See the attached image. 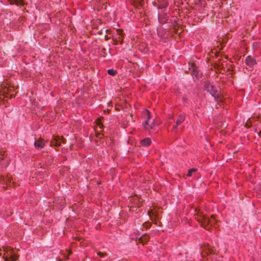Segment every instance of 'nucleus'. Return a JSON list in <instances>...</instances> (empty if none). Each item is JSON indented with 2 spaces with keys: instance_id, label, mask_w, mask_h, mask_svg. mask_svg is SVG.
I'll list each match as a JSON object with an SVG mask.
<instances>
[{
  "instance_id": "23",
  "label": "nucleus",
  "mask_w": 261,
  "mask_h": 261,
  "mask_svg": "<svg viewBox=\"0 0 261 261\" xmlns=\"http://www.w3.org/2000/svg\"><path fill=\"white\" fill-rule=\"evenodd\" d=\"M4 251L5 253L3 256V258H4L5 261H11L10 257L9 256V252H8V247H3Z\"/></svg>"
},
{
  "instance_id": "20",
  "label": "nucleus",
  "mask_w": 261,
  "mask_h": 261,
  "mask_svg": "<svg viewBox=\"0 0 261 261\" xmlns=\"http://www.w3.org/2000/svg\"><path fill=\"white\" fill-rule=\"evenodd\" d=\"M58 140H60V138L59 136L53 135L51 140L50 141V145L51 146H55L56 147V145H57V142H58Z\"/></svg>"
},
{
  "instance_id": "16",
  "label": "nucleus",
  "mask_w": 261,
  "mask_h": 261,
  "mask_svg": "<svg viewBox=\"0 0 261 261\" xmlns=\"http://www.w3.org/2000/svg\"><path fill=\"white\" fill-rule=\"evenodd\" d=\"M10 5H16V6H24V0H8Z\"/></svg>"
},
{
  "instance_id": "25",
  "label": "nucleus",
  "mask_w": 261,
  "mask_h": 261,
  "mask_svg": "<svg viewBox=\"0 0 261 261\" xmlns=\"http://www.w3.org/2000/svg\"><path fill=\"white\" fill-rule=\"evenodd\" d=\"M151 143V140L149 138H146L141 141L142 146H149Z\"/></svg>"
},
{
  "instance_id": "48",
  "label": "nucleus",
  "mask_w": 261,
  "mask_h": 261,
  "mask_svg": "<svg viewBox=\"0 0 261 261\" xmlns=\"http://www.w3.org/2000/svg\"><path fill=\"white\" fill-rule=\"evenodd\" d=\"M11 186H13L14 187H16V183L15 182H12Z\"/></svg>"
},
{
  "instance_id": "31",
  "label": "nucleus",
  "mask_w": 261,
  "mask_h": 261,
  "mask_svg": "<svg viewBox=\"0 0 261 261\" xmlns=\"http://www.w3.org/2000/svg\"><path fill=\"white\" fill-rule=\"evenodd\" d=\"M107 72L109 75L112 76H115L117 73V71L113 69H108Z\"/></svg>"
},
{
  "instance_id": "1",
  "label": "nucleus",
  "mask_w": 261,
  "mask_h": 261,
  "mask_svg": "<svg viewBox=\"0 0 261 261\" xmlns=\"http://www.w3.org/2000/svg\"><path fill=\"white\" fill-rule=\"evenodd\" d=\"M195 211L197 212L196 215H195V219H197L200 226L210 231L212 225L216 223L214 215H212L211 216V218L213 219V220H211L209 217L204 215L203 213L200 210H198L196 208Z\"/></svg>"
},
{
  "instance_id": "56",
  "label": "nucleus",
  "mask_w": 261,
  "mask_h": 261,
  "mask_svg": "<svg viewBox=\"0 0 261 261\" xmlns=\"http://www.w3.org/2000/svg\"><path fill=\"white\" fill-rule=\"evenodd\" d=\"M229 70H231V69H230L229 68H228L227 71H229Z\"/></svg>"
},
{
  "instance_id": "7",
  "label": "nucleus",
  "mask_w": 261,
  "mask_h": 261,
  "mask_svg": "<svg viewBox=\"0 0 261 261\" xmlns=\"http://www.w3.org/2000/svg\"><path fill=\"white\" fill-rule=\"evenodd\" d=\"M146 2L145 0H132V4L136 9H141L144 8Z\"/></svg>"
},
{
  "instance_id": "24",
  "label": "nucleus",
  "mask_w": 261,
  "mask_h": 261,
  "mask_svg": "<svg viewBox=\"0 0 261 261\" xmlns=\"http://www.w3.org/2000/svg\"><path fill=\"white\" fill-rule=\"evenodd\" d=\"M103 119V118H98L97 119L95 120V123H96L97 126H98L99 129L100 131H102L103 128V125L101 122V120Z\"/></svg>"
},
{
  "instance_id": "49",
  "label": "nucleus",
  "mask_w": 261,
  "mask_h": 261,
  "mask_svg": "<svg viewBox=\"0 0 261 261\" xmlns=\"http://www.w3.org/2000/svg\"><path fill=\"white\" fill-rule=\"evenodd\" d=\"M258 135L259 137H261V130H260L258 133Z\"/></svg>"
},
{
  "instance_id": "36",
  "label": "nucleus",
  "mask_w": 261,
  "mask_h": 261,
  "mask_svg": "<svg viewBox=\"0 0 261 261\" xmlns=\"http://www.w3.org/2000/svg\"><path fill=\"white\" fill-rule=\"evenodd\" d=\"M254 121H260L261 122V115H258L253 118Z\"/></svg>"
},
{
  "instance_id": "35",
  "label": "nucleus",
  "mask_w": 261,
  "mask_h": 261,
  "mask_svg": "<svg viewBox=\"0 0 261 261\" xmlns=\"http://www.w3.org/2000/svg\"><path fill=\"white\" fill-rule=\"evenodd\" d=\"M112 39L113 41V44L114 45H117L118 43H119V42L116 39V38H114L113 36H112Z\"/></svg>"
},
{
  "instance_id": "13",
  "label": "nucleus",
  "mask_w": 261,
  "mask_h": 261,
  "mask_svg": "<svg viewBox=\"0 0 261 261\" xmlns=\"http://www.w3.org/2000/svg\"><path fill=\"white\" fill-rule=\"evenodd\" d=\"M153 207L154 216V218H155V222H157V220L159 219L160 218V210L162 209V207L156 205L153 206Z\"/></svg>"
},
{
  "instance_id": "40",
  "label": "nucleus",
  "mask_w": 261,
  "mask_h": 261,
  "mask_svg": "<svg viewBox=\"0 0 261 261\" xmlns=\"http://www.w3.org/2000/svg\"><path fill=\"white\" fill-rule=\"evenodd\" d=\"M110 39H112V36H109L108 35H105V39L106 41H107Z\"/></svg>"
},
{
  "instance_id": "34",
  "label": "nucleus",
  "mask_w": 261,
  "mask_h": 261,
  "mask_svg": "<svg viewBox=\"0 0 261 261\" xmlns=\"http://www.w3.org/2000/svg\"><path fill=\"white\" fill-rule=\"evenodd\" d=\"M251 125H252L251 121L250 120V119L249 118L248 119L247 122L246 123L245 126L248 128H250L251 126Z\"/></svg>"
},
{
  "instance_id": "44",
  "label": "nucleus",
  "mask_w": 261,
  "mask_h": 261,
  "mask_svg": "<svg viewBox=\"0 0 261 261\" xmlns=\"http://www.w3.org/2000/svg\"><path fill=\"white\" fill-rule=\"evenodd\" d=\"M6 151L4 150L0 151V155L4 156L5 155Z\"/></svg>"
},
{
  "instance_id": "45",
  "label": "nucleus",
  "mask_w": 261,
  "mask_h": 261,
  "mask_svg": "<svg viewBox=\"0 0 261 261\" xmlns=\"http://www.w3.org/2000/svg\"><path fill=\"white\" fill-rule=\"evenodd\" d=\"M60 141H61V142L63 143H66V139L64 138L63 137H62L61 139H60Z\"/></svg>"
},
{
  "instance_id": "14",
  "label": "nucleus",
  "mask_w": 261,
  "mask_h": 261,
  "mask_svg": "<svg viewBox=\"0 0 261 261\" xmlns=\"http://www.w3.org/2000/svg\"><path fill=\"white\" fill-rule=\"evenodd\" d=\"M158 35L161 38H165L167 37L166 36L167 32L165 29L160 28L157 31Z\"/></svg>"
},
{
  "instance_id": "15",
  "label": "nucleus",
  "mask_w": 261,
  "mask_h": 261,
  "mask_svg": "<svg viewBox=\"0 0 261 261\" xmlns=\"http://www.w3.org/2000/svg\"><path fill=\"white\" fill-rule=\"evenodd\" d=\"M149 239V237L148 235L146 234L142 235L140 237L139 239V242L142 243L143 245L146 244L147 243Z\"/></svg>"
},
{
  "instance_id": "18",
  "label": "nucleus",
  "mask_w": 261,
  "mask_h": 261,
  "mask_svg": "<svg viewBox=\"0 0 261 261\" xmlns=\"http://www.w3.org/2000/svg\"><path fill=\"white\" fill-rule=\"evenodd\" d=\"M185 120V114H180L178 116L177 119L176 121V125L181 124Z\"/></svg>"
},
{
  "instance_id": "22",
  "label": "nucleus",
  "mask_w": 261,
  "mask_h": 261,
  "mask_svg": "<svg viewBox=\"0 0 261 261\" xmlns=\"http://www.w3.org/2000/svg\"><path fill=\"white\" fill-rule=\"evenodd\" d=\"M253 51L256 52L261 49V42L259 41L255 42L252 44Z\"/></svg>"
},
{
  "instance_id": "11",
  "label": "nucleus",
  "mask_w": 261,
  "mask_h": 261,
  "mask_svg": "<svg viewBox=\"0 0 261 261\" xmlns=\"http://www.w3.org/2000/svg\"><path fill=\"white\" fill-rule=\"evenodd\" d=\"M116 32L118 37L116 38L119 42V43L122 44L123 43L125 34L123 33V31L121 29H117L116 30Z\"/></svg>"
},
{
  "instance_id": "57",
  "label": "nucleus",
  "mask_w": 261,
  "mask_h": 261,
  "mask_svg": "<svg viewBox=\"0 0 261 261\" xmlns=\"http://www.w3.org/2000/svg\"><path fill=\"white\" fill-rule=\"evenodd\" d=\"M71 253H72L71 251L69 252V254H71Z\"/></svg>"
},
{
  "instance_id": "6",
  "label": "nucleus",
  "mask_w": 261,
  "mask_h": 261,
  "mask_svg": "<svg viewBox=\"0 0 261 261\" xmlns=\"http://www.w3.org/2000/svg\"><path fill=\"white\" fill-rule=\"evenodd\" d=\"M152 5L159 9L165 10L168 6V3L167 0H154Z\"/></svg>"
},
{
  "instance_id": "30",
  "label": "nucleus",
  "mask_w": 261,
  "mask_h": 261,
  "mask_svg": "<svg viewBox=\"0 0 261 261\" xmlns=\"http://www.w3.org/2000/svg\"><path fill=\"white\" fill-rule=\"evenodd\" d=\"M135 196L137 197V199H138V201L136 203V207L139 208L142 206L143 200H142L141 201H140V199H141L140 196H138L137 195H135Z\"/></svg>"
},
{
  "instance_id": "10",
  "label": "nucleus",
  "mask_w": 261,
  "mask_h": 261,
  "mask_svg": "<svg viewBox=\"0 0 261 261\" xmlns=\"http://www.w3.org/2000/svg\"><path fill=\"white\" fill-rule=\"evenodd\" d=\"M9 256L11 261H16L18 260L19 255L18 254L14 253L13 248L8 247Z\"/></svg>"
},
{
  "instance_id": "33",
  "label": "nucleus",
  "mask_w": 261,
  "mask_h": 261,
  "mask_svg": "<svg viewBox=\"0 0 261 261\" xmlns=\"http://www.w3.org/2000/svg\"><path fill=\"white\" fill-rule=\"evenodd\" d=\"M7 178V176H5V175H1L0 176V182L2 183V184L5 185V181Z\"/></svg>"
},
{
  "instance_id": "21",
  "label": "nucleus",
  "mask_w": 261,
  "mask_h": 261,
  "mask_svg": "<svg viewBox=\"0 0 261 261\" xmlns=\"http://www.w3.org/2000/svg\"><path fill=\"white\" fill-rule=\"evenodd\" d=\"M147 214L149 216V217H150V219L152 221V222L154 224L157 225L158 223H157V222H155V218H154V216L153 209L152 210V209L150 208L147 212Z\"/></svg>"
},
{
  "instance_id": "9",
  "label": "nucleus",
  "mask_w": 261,
  "mask_h": 261,
  "mask_svg": "<svg viewBox=\"0 0 261 261\" xmlns=\"http://www.w3.org/2000/svg\"><path fill=\"white\" fill-rule=\"evenodd\" d=\"M245 63L249 67H252L254 65L257 64V62L254 57L248 56L246 58Z\"/></svg>"
},
{
  "instance_id": "38",
  "label": "nucleus",
  "mask_w": 261,
  "mask_h": 261,
  "mask_svg": "<svg viewBox=\"0 0 261 261\" xmlns=\"http://www.w3.org/2000/svg\"><path fill=\"white\" fill-rule=\"evenodd\" d=\"M97 255L99 256H100V257H104L106 255V254L105 253H102L101 252H99L97 253Z\"/></svg>"
},
{
  "instance_id": "51",
  "label": "nucleus",
  "mask_w": 261,
  "mask_h": 261,
  "mask_svg": "<svg viewBox=\"0 0 261 261\" xmlns=\"http://www.w3.org/2000/svg\"><path fill=\"white\" fill-rule=\"evenodd\" d=\"M159 226H162V222H159Z\"/></svg>"
},
{
  "instance_id": "46",
  "label": "nucleus",
  "mask_w": 261,
  "mask_h": 261,
  "mask_svg": "<svg viewBox=\"0 0 261 261\" xmlns=\"http://www.w3.org/2000/svg\"><path fill=\"white\" fill-rule=\"evenodd\" d=\"M221 59H219L217 61H215V62L219 63V64H221L222 66H223V64L221 63Z\"/></svg>"
},
{
  "instance_id": "8",
  "label": "nucleus",
  "mask_w": 261,
  "mask_h": 261,
  "mask_svg": "<svg viewBox=\"0 0 261 261\" xmlns=\"http://www.w3.org/2000/svg\"><path fill=\"white\" fill-rule=\"evenodd\" d=\"M158 20L160 23L163 24L168 22L169 16L166 13L163 12L162 14H158Z\"/></svg>"
},
{
  "instance_id": "26",
  "label": "nucleus",
  "mask_w": 261,
  "mask_h": 261,
  "mask_svg": "<svg viewBox=\"0 0 261 261\" xmlns=\"http://www.w3.org/2000/svg\"><path fill=\"white\" fill-rule=\"evenodd\" d=\"M169 22H171L172 23V27L173 28V29L174 30V32L176 34H177L178 33V27L179 25V23L178 22V20H174L173 21H169Z\"/></svg>"
},
{
  "instance_id": "5",
  "label": "nucleus",
  "mask_w": 261,
  "mask_h": 261,
  "mask_svg": "<svg viewBox=\"0 0 261 261\" xmlns=\"http://www.w3.org/2000/svg\"><path fill=\"white\" fill-rule=\"evenodd\" d=\"M14 91V86H9L8 87H4L1 90L0 93L5 97L9 98L11 99L15 97L16 93L13 94Z\"/></svg>"
},
{
  "instance_id": "29",
  "label": "nucleus",
  "mask_w": 261,
  "mask_h": 261,
  "mask_svg": "<svg viewBox=\"0 0 261 261\" xmlns=\"http://www.w3.org/2000/svg\"><path fill=\"white\" fill-rule=\"evenodd\" d=\"M208 55L210 57H214V55L215 56V58H217L219 56V53L217 51H213V50H211V51L208 53Z\"/></svg>"
},
{
  "instance_id": "28",
  "label": "nucleus",
  "mask_w": 261,
  "mask_h": 261,
  "mask_svg": "<svg viewBox=\"0 0 261 261\" xmlns=\"http://www.w3.org/2000/svg\"><path fill=\"white\" fill-rule=\"evenodd\" d=\"M45 162L47 165H51L54 162V158L51 155H47L45 159Z\"/></svg>"
},
{
  "instance_id": "52",
  "label": "nucleus",
  "mask_w": 261,
  "mask_h": 261,
  "mask_svg": "<svg viewBox=\"0 0 261 261\" xmlns=\"http://www.w3.org/2000/svg\"><path fill=\"white\" fill-rule=\"evenodd\" d=\"M227 126V124L224 125V128H226Z\"/></svg>"
},
{
  "instance_id": "27",
  "label": "nucleus",
  "mask_w": 261,
  "mask_h": 261,
  "mask_svg": "<svg viewBox=\"0 0 261 261\" xmlns=\"http://www.w3.org/2000/svg\"><path fill=\"white\" fill-rule=\"evenodd\" d=\"M11 180H12V178L11 177H8V176H7V178L5 181V185H6V186H3V188L5 190H6L8 186H9V187L11 186V183H12Z\"/></svg>"
},
{
  "instance_id": "4",
  "label": "nucleus",
  "mask_w": 261,
  "mask_h": 261,
  "mask_svg": "<svg viewBox=\"0 0 261 261\" xmlns=\"http://www.w3.org/2000/svg\"><path fill=\"white\" fill-rule=\"evenodd\" d=\"M143 116L145 119V121L143 123L144 127L145 129L149 130V129H152L154 126V120L150 123V120L151 119V113L150 111L147 109H145L143 112Z\"/></svg>"
},
{
  "instance_id": "3",
  "label": "nucleus",
  "mask_w": 261,
  "mask_h": 261,
  "mask_svg": "<svg viewBox=\"0 0 261 261\" xmlns=\"http://www.w3.org/2000/svg\"><path fill=\"white\" fill-rule=\"evenodd\" d=\"M189 65H190L189 69L191 70V75L193 76L194 81L200 80L203 76V73L199 69V67L193 61H189Z\"/></svg>"
},
{
  "instance_id": "12",
  "label": "nucleus",
  "mask_w": 261,
  "mask_h": 261,
  "mask_svg": "<svg viewBox=\"0 0 261 261\" xmlns=\"http://www.w3.org/2000/svg\"><path fill=\"white\" fill-rule=\"evenodd\" d=\"M45 145L44 140L42 138H39L34 142V146L36 149H42L44 147Z\"/></svg>"
},
{
  "instance_id": "37",
  "label": "nucleus",
  "mask_w": 261,
  "mask_h": 261,
  "mask_svg": "<svg viewBox=\"0 0 261 261\" xmlns=\"http://www.w3.org/2000/svg\"><path fill=\"white\" fill-rule=\"evenodd\" d=\"M103 32L106 33L107 34H111L112 31L111 29H103Z\"/></svg>"
},
{
  "instance_id": "19",
  "label": "nucleus",
  "mask_w": 261,
  "mask_h": 261,
  "mask_svg": "<svg viewBox=\"0 0 261 261\" xmlns=\"http://www.w3.org/2000/svg\"><path fill=\"white\" fill-rule=\"evenodd\" d=\"M212 66L217 72H221L222 70L225 71L224 68L222 66V65L219 64V63L215 62Z\"/></svg>"
},
{
  "instance_id": "2",
  "label": "nucleus",
  "mask_w": 261,
  "mask_h": 261,
  "mask_svg": "<svg viewBox=\"0 0 261 261\" xmlns=\"http://www.w3.org/2000/svg\"><path fill=\"white\" fill-rule=\"evenodd\" d=\"M203 89L217 101L220 100L223 97L220 87H217L213 82H211L208 80L204 82Z\"/></svg>"
},
{
  "instance_id": "32",
  "label": "nucleus",
  "mask_w": 261,
  "mask_h": 261,
  "mask_svg": "<svg viewBox=\"0 0 261 261\" xmlns=\"http://www.w3.org/2000/svg\"><path fill=\"white\" fill-rule=\"evenodd\" d=\"M197 170V169L196 168H191V169H189L187 175V176H188V177L191 176L192 175V173L193 172H196Z\"/></svg>"
},
{
  "instance_id": "39",
  "label": "nucleus",
  "mask_w": 261,
  "mask_h": 261,
  "mask_svg": "<svg viewBox=\"0 0 261 261\" xmlns=\"http://www.w3.org/2000/svg\"><path fill=\"white\" fill-rule=\"evenodd\" d=\"M101 52L103 54V57H105L106 56V49L105 48H102L101 49Z\"/></svg>"
},
{
  "instance_id": "47",
  "label": "nucleus",
  "mask_w": 261,
  "mask_h": 261,
  "mask_svg": "<svg viewBox=\"0 0 261 261\" xmlns=\"http://www.w3.org/2000/svg\"><path fill=\"white\" fill-rule=\"evenodd\" d=\"M58 142H57V145H56V147H59L61 145V141H60V140H58Z\"/></svg>"
},
{
  "instance_id": "55",
  "label": "nucleus",
  "mask_w": 261,
  "mask_h": 261,
  "mask_svg": "<svg viewBox=\"0 0 261 261\" xmlns=\"http://www.w3.org/2000/svg\"><path fill=\"white\" fill-rule=\"evenodd\" d=\"M116 110L117 111H119V109L118 108H116Z\"/></svg>"
},
{
  "instance_id": "42",
  "label": "nucleus",
  "mask_w": 261,
  "mask_h": 261,
  "mask_svg": "<svg viewBox=\"0 0 261 261\" xmlns=\"http://www.w3.org/2000/svg\"><path fill=\"white\" fill-rule=\"evenodd\" d=\"M178 125H176V124H175V126H174L172 128V130L174 132H175L176 130H177V126Z\"/></svg>"
},
{
  "instance_id": "41",
  "label": "nucleus",
  "mask_w": 261,
  "mask_h": 261,
  "mask_svg": "<svg viewBox=\"0 0 261 261\" xmlns=\"http://www.w3.org/2000/svg\"><path fill=\"white\" fill-rule=\"evenodd\" d=\"M145 224H146L147 228H149L151 226V224L149 222H145Z\"/></svg>"
},
{
  "instance_id": "53",
  "label": "nucleus",
  "mask_w": 261,
  "mask_h": 261,
  "mask_svg": "<svg viewBox=\"0 0 261 261\" xmlns=\"http://www.w3.org/2000/svg\"><path fill=\"white\" fill-rule=\"evenodd\" d=\"M73 145V144L71 145L70 146V150L72 149V146Z\"/></svg>"
},
{
  "instance_id": "43",
  "label": "nucleus",
  "mask_w": 261,
  "mask_h": 261,
  "mask_svg": "<svg viewBox=\"0 0 261 261\" xmlns=\"http://www.w3.org/2000/svg\"><path fill=\"white\" fill-rule=\"evenodd\" d=\"M105 32H103V29H101L100 30H99L98 32H97V34L98 35H102Z\"/></svg>"
},
{
  "instance_id": "17",
  "label": "nucleus",
  "mask_w": 261,
  "mask_h": 261,
  "mask_svg": "<svg viewBox=\"0 0 261 261\" xmlns=\"http://www.w3.org/2000/svg\"><path fill=\"white\" fill-rule=\"evenodd\" d=\"M215 251L213 249L212 246H210L209 245L205 247L204 253L206 254L207 256H209L210 255L212 254H215Z\"/></svg>"
},
{
  "instance_id": "54",
  "label": "nucleus",
  "mask_w": 261,
  "mask_h": 261,
  "mask_svg": "<svg viewBox=\"0 0 261 261\" xmlns=\"http://www.w3.org/2000/svg\"><path fill=\"white\" fill-rule=\"evenodd\" d=\"M98 135H100V134H97V135H96V137H98Z\"/></svg>"
},
{
  "instance_id": "50",
  "label": "nucleus",
  "mask_w": 261,
  "mask_h": 261,
  "mask_svg": "<svg viewBox=\"0 0 261 261\" xmlns=\"http://www.w3.org/2000/svg\"><path fill=\"white\" fill-rule=\"evenodd\" d=\"M210 258H211V259L212 258V257H209L208 258H206L207 261H209Z\"/></svg>"
}]
</instances>
